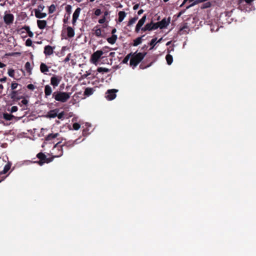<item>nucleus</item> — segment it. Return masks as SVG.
Wrapping results in <instances>:
<instances>
[{
  "label": "nucleus",
  "instance_id": "obj_52",
  "mask_svg": "<svg viewBox=\"0 0 256 256\" xmlns=\"http://www.w3.org/2000/svg\"><path fill=\"white\" fill-rule=\"evenodd\" d=\"M108 50H111V48L109 46H106L103 48L102 50L104 52V54H105L108 52Z\"/></svg>",
  "mask_w": 256,
  "mask_h": 256
},
{
  "label": "nucleus",
  "instance_id": "obj_50",
  "mask_svg": "<svg viewBox=\"0 0 256 256\" xmlns=\"http://www.w3.org/2000/svg\"><path fill=\"white\" fill-rule=\"evenodd\" d=\"M102 12H101V10L99 8H97L95 11H94V14L96 16H99L100 14H101Z\"/></svg>",
  "mask_w": 256,
  "mask_h": 256
},
{
  "label": "nucleus",
  "instance_id": "obj_42",
  "mask_svg": "<svg viewBox=\"0 0 256 256\" xmlns=\"http://www.w3.org/2000/svg\"><path fill=\"white\" fill-rule=\"evenodd\" d=\"M8 74L10 76L12 77V78H14V70L12 69V68H10L8 70Z\"/></svg>",
  "mask_w": 256,
  "mask_h": 256
},
{
  "label": "nucleus",
  "instance_id": "obj_16",
  "mask_svg": "<svg viewBox=\"0 0 256 256\" xmlns=\"http://www.w3.org/2000/svg\"><path fill=\"white\" fill-rule=\"evenodd\" d=\"M67 36L69 38H72L74 36V30L71 26H68L66 28Z\"/></svg>",
  "mask_w": 256,
  "mask_h": 256
},
{
  "label": "nucleus",
  "instance_id": "obj_36",
  "mask_svg": "<svg viewBox=\"0 0 256 256\" xmlns=\"http://www.w3.org/2000/svg\"><path fill=\"white\" fill-rule=\"evenodd\" d=\"M10 168V165H9L8 164H6L4 168V170L2 172H0V175L6 174L9 170Z\"/></svg>",
  "mask_w": 256,
  "mask_h": 256
},
{
  "label": "nucleus",
  "instance_id": "obj_56",
  "mask_svg": "<svg viewBox=\"0 0 256 256\" xmlns=\"http://www.w3.org/2000/svg\"><path fill=\"white\" fill-rule=\"evenodd\" d=\"M194 0H184L182 3L180 5V7H182L184 4L188 2L189 1L190 2H192L194 1Z\"/></svg>",
  "mask_w": 256,
  "mask_h": 256
},
{
  "label": "nucleus",
  "instance_id": "obj_5",
  "mask_svg": "<svg viewBox=\"0 0 256 256\" xmlns=\"http://www.w3.org/2000/svg\"><path fill=\"white\" fill-rule=\"evenodd\" d=\"M103 54H104V52L102 50H98L94 52L91 56V62L93 64H96Z\"/></svg>",
  "mask_w": 256,
  "mask_h": 256
},
{
  "label": "nucleus",
  "instance_id": "obj_29",
  "mask_svg": "<svg viewBox=\"0 0 256 256\" xmlns=\"http://www.w3.org/2000/svg\"><path fill=\"white\" fill-rule=\"evenodd\" d=\"M22 29L24 30L28 36L30 37V38H32L33 36H34V34L33 32L30 30V26H24L22 27Z\"/></svg>",
  "mask_w": 256,
  "mask_h": 256
},
{
  "label": "nucleus",
  "instance_id": "obj_54",
  "mask_svg": "<svg viewBox=\"0 0 256 256\" xmlns=\"http://www.w3.org/2000/svg\"><path fill=\"white\" fill-rule=\"evenodd\" d=\"M64 112H62L58 114V116H58V119H62L64 117Z\"/></svg>",
  "mask_w": 256,
  "mask_h": 256
},
{
  "label": "nucleus",
  "instance_id": "obj_61",
  "mask_svg": "<svg viewBox=\"0 0 256 256\" xmlns=\"http://www.w3.org/2000/svg\"><path fill=\"white\" fill-rule=\"evenodd\" d=\"M138 7H139V4H135V5L134 6V7H133V9H134V10H136L138 9Z\"/></svg>",
  "mask_w": 256,
  "mask_h": 256
},
{
  "label": "nucleus",
  "instance_id": "obj_9",
  "mask_svg": "<svg viewBox=\"0 0 256 256\" xmlns=\"http://www.w3.org/2000/svg\"><path fill=\"white\" fill-rule=\"evenodd\" d=\"M146 16L144 14L138 22V24L136 25L135 32L136 33H138L140 30L142 28V26L144 25V22H146Z\"/></svg>",
  "mask_w": 256,
  "mask_h": 256
},
{
  "label": "nucleus",
  "instance_id": "obj_4",
  "mask_svg": "<svg viewBox=\"0 0 256 256\" xmlns=\"http://www.w3.org/2000/svg\"><path fill=\"white\" fill-rule=\"evenodd\" d=\"M36 157L40 160L38 162L40 166H42L44 163H49L52 160V158H47L46 156L41 152L37 154Z\"/></svg>",
  "mask_w": 256,
  "mask_h": 256
},
{
  "label": "nucleus",
  "instance_id": "obj_3",
  "mask_svg": "<svg viewBox=\"0 0 256 256\" xmlns=\"http://www.w3.org/2000/svg\"><path fill=\"white\" fill-rule=\"evenodd\" d=\"M21 89H19L16 90L11 91L9 94L10 98L13 100L17 102L24 98V96L22 94V92H20Z\"/></svg>",
  "mask_w": 256,
  "mask_h": 256
},
{
  "label": "nucleus",
  "instance_id": "obj_53",
  "mask_svg": "<svg viewBox=\"0 0 256 256\" xmlns=\"http://www.w3.org/2000/svg\"><path fill=\"white\" fill-rule=\"evenodd\" d=\"M254 0H240V2L241 3L243 1H245L246 4H250L251 3L254 1Z\"/></svg>",
  "mask_w": 256,
  "mask_h": 256
},
{
  "label": "nucleus",
  "instance_id": "obj_62",
  "mask_svg": "<svg viewBox=\"0 0 256 256\" xmlns=\"http://www.w3.org/2000/svg\"><path fill=\"white\" fill-rule=\"evenodd\" d=\"M116 32V28H113L112 30V35H116L114 34Z\"/></svg>",
  "mask_w": 256,
  "mask_h": 256
},
{
  "label": "nucleus",
  "instance_id": "obj_1",
  "mask_svg": "<svg viewBox=\"0 0 256 256\" xmlns=\"http://www.w3.org/2000/svg\"><path fill=\"white\" fill-rule=\"evenodd\" d=\"M70 96V93L68 92L56 91L52 93V98L56 101L63 103L66 102Z\"/></svg>",
  "mask_w": 256,
  "mask_h": 256
},
{
  "label": "nucleus",
  "instance_id": "obj_64",
  "mask_svg": "<svg viewBox=\"0 0 256 256\" xmlns=\"http://www.w3.org/2000/svg\"><path fill=\"white\" fill-rule=\"evenodd\" d=\"M144 12V10H142V9H141V10H139L138 11V15H140V14H142Z\"/></svg>",
  "mask_w": 256,
  "mask_h": 256
},
{
  "label": "nucleus",
  "instance_id": "obj_47",
  "mask_svg": "<svg viewBox=\"0 0 256 256\" xmlns=\"http://www.w3.org/2000/svg\"><path fill=\"white\" fill-rule=\"evenodd\" d=\"M26 46H32V40L30 38L27 39L26 42Z\"/></svg>",
  "mask_w": 256,
  "mask_h": 256
},
{
  "label": "nucleus",
  "instance_id": "obj_11",
  "mask_svg": "<svg viewBox=\"0 0 256 256\" xmlns=\"http://www.w3.org/2000/svg\"><path fill=\"white\" fill-rule=\"evenodd\" d=\"M4 20L6 24L10 25L13 23L14 20V16L12 14H5L4 16Z\"/></svg>",
  "mask_w": 256,
  "mask_h": 256
},
{
  "label": "nucleus",
  "instance_id": "obj_10",
  "mask_svg": "<svg viewBox=\"0 0 256 256\" xmlns=\"http://www.w3.org/2000/svg\"><path fill=\"white\" fill-rule=\"evenodd\" d=\"M170 22V17L168 18H164L161 21L158 22L160 29L166 28Z\"/></svg>",
  "mask_w": 256,
  "mask_h": 256
},
{
  "label": "nucleus",
  "instance_id": "obj_31",
  "mask_svg": "<svg viewBox=\"0 0 256 256\" xmlns=\"http://www.w3.org/2000/svg\"><path fill=\"white\" fill-rule=\"evenodd\" d=\"M157 40V38H152L151 41L150 42L149 44L150 46V50H152L156 44H157L156 41Z\"/></svg>",
  "mask_w": 256,
  "mask_h": 256
},
{
  "label": "nucleus",
  "instance_id": "obj_6",
  "mask_svg": "<svg viewBox=\"0 0 256 256\" xmlns=\"http://www.w3.org/2000/svg\"><path fill=\"white\" fill-rule=\"evenodd\" d=\"M60 142H58L54 146L52 150L56 153L55 157H60L63 154L64 148L62 145H60Z\"/></svg>",
  "mask_w": 256,
  "mask_h": 256
},
{
  "label": "nucleus",
  "instance_id": "obj_59",
  "mask_svg": "<svg viewBox=\"0 0 256 256\" xmlns=\"http://www.w3.org/2000/svg\"><path fill=\"white\" fill-rule=\"evenodd\" d=\"M6 79L7 78L6 77H4L2 78H0V82H6Z\"/></svg>",
  "mask_w": 256,
  "mask_h": 256
},
{
  "label": "nucleus",
  "instance_id": "obj_18",
  "mask_svg": "<svg viewBox=\"0 0 256 256\" xmlns=\"http://www.w3.org/2000/svg\"><path fill=\"white\" fill-rule=\"evenodd\" d=\"M40 70L42 73L46 74L49 71V68L45 64L42 62L40 65Z\"/></svg>",
  "mask_w": 256,
  "mask_h": 256
},
{
  "label": "nucleus",
  "instance_id": "obj_24",
  "mask_svg": "<svg viewBox=\"0 0 256 256\" xmlns=\"http://www.w3.org/2000/svg\"><path fill=\"white\" fill-rule=\"evenodd\" d=\"M208 0H195L192 3L186 7V10L190 8L191 7L194 6L195 5L207 1Z\"/></svg>",
  "mask_w": 256,
  "mask_h": 256
},
{
  "label": "nucleus",
  "instance_id": "obj_39",
  "mask_svg": "<svg viewBox=\"0 0 256 256\" xmlns=\"http://www.w3.org/2000/svg\"><path fill=\"white\" fill-rule=\"evenodd\" d=\"M25 68L27 72H30L32 68L30 62H28L26 63Z\"/></svg>",
  "mask_w": 256,
  "mask_h": 256
},
{
  "label": "nucleus",
  "instance_id": "obj_46",
  "mask_svg": "<svg viewBox=\"0 0 256 256\" xmlns=\"http://www.w3.org/2000/svg\"><path fill=\"white\" fill-rule=\"evenodd\" d=\"M72 127L74 130H78L80 129V126L79 124L76 122L73 124Z\"/></svg>",
  "mask_w": 256,
  "mask_h": 256
},
{
  "label": "nucleus",
  "instance_id": "obj_43",
  "mask_svg": "<svg viewBox=\"0 0 256 256\" xmlns=\"http://www.w3.org/2000/svg\"><path fill=\"white\" fill-rule=\"evenodd\" d=\"M152 26L153 27V30H155L156 29H157L158 28H160V26H159V24H158V22H156V23H154L152 21Z\"/></svg>",
  "mask_w": 256,
  "mask_h": 256
},
{
  "label": "nucleus",
  "instance_id": "obj_2",
  "mask_svg": "<svg viewBox=\"0 0 256 256\" xmlns=\"http://www.w3.org/2000/svg\"><path fill=\"white\" fill-rule=\"evenodd\" d=\"M146 52L134 53L130 60V65L131 66H136L146 56Z\"/></svg>",
  "mask_w": 256,
  "mask_h": 256
},
{
  "label": "nucleus",
  "instance_id": "obj_27",
  "mask_svg": "<svg viewBox=\"0 0 256 256\" xmlns=\"http://www.w3.org/2000/svg\"><path fill=\"white\" fill-rule=\"evenodd\" d=\"M72 57V54L70 53L68 54L66 57L64 58V63H66L67 62H68V61L70 60V62L72 63V65H74L75 64L76 62H74V60H72V59H71Z\"/></svg>",
  "mask_w": 256,
  "mask_h": 256
},
{
  "label": "nucleus",
  "instance_id": "obj_44",
  "mask_svg": "<svg viewBox=\"0 0 256 256\" xmlns=\"http://www.w3.org/2000/svg\"><path fill=\"white\" fill-rule=\"evenodd\" d=\"M131 55V54H128L124 58V60H122V62L124 64H127L129 59H130V56Z\"/></svg>",
  "mask_w": 256,
  "mask_h": 256
},
{
  "label": "nucleus",
  "instance_id": "obj_32",
  "mask_svg": "<svg viewBox=\"0 0 256 256\" xmlns=\"http://www.w3.org/2000/svg\"><path fill=\"white\" fill-rule=\"evenodd\" d=\"M166 62L168 65H170L173 62V57L172 55L168 54L166 56Z\"/></svg>",
  "mask_w": 256,
  "mask_h": 256
},
{
  "label": "nucleus",
  "instance_id": "obj_14",
  "mask_svg": "<svg viewBox=\"0 0 256 256\" xmlns=\"http://www.w3.org/2000/svg\"><path fill=\"white\" fill-rule=\"evenodd\" d=\"M44 92L45 98H47L48 96H50L52 94V88L51 86L48 84L44 86Z\"/></svg>",
  "mask_w": 256,
  "mask_h": 256
},
{
  "label": "nucleus",
  "instance_id": "obj_23",
  "mask_svg": "<svg viewBox=\"0 0 256 256\" xmlns=\"http://www.w3.org/2000/svg\"><path fill=\"white\" fill-rule=\"evenodd\" d=\"M117 38L116 35H112V36L108 38L106 40L108 43L113 44L116 42Z\"/></svg>",
  "mask_w": 256,
  "mask_h": 256
},
{
  "label": "nucleus",
  "instance_id": "obj_25",
  "mask_svg": "<svg viewBox=\"0 0 256 256\" xmlns=\"http://www.w3.org/2000/svg\"><path fill=\"white\" fill-rule=\"evenodd\" d=\"M126 13L124 11H120L118 12V22H122L126 16Z\"/></svg>",
  "mask_w": 256,
  "mask_h": 256
},
{
  "label": "nucleus",
  "instance_id": "obj_58",
  "mask_svg": "<svg viewBox=\"0 0 256 256\" xmlns=\"http://www.w3.org/2000/svg\"><path fill=\"white\" fill-rule=\"evenodd\" d=\"M69 17H70V16H67V17H66V16H64V18L63 20V22H64V24L68 23Z\"/></svg>",
  "mask_w": 256,
  "mask_h": 256
},
{
  "label": "nucleus",
  "instance_id": "obj_45",
  "mask_svg": "<svg viewBox=\"0 0 256 256\" xmlns=\"http://www.w3.org/2000/svg\"><path fill=\"white\" fill-rule=\"evenodd\" d=\"M66 10L70 15L72 12V6L70 5H67L66 7Z\"/></svg>",
  "mask_w": 256,
  "mask_h": 256
},
{
  "label": "nucleus",
  "instance_id": "obj_28",
  "mask_svg": "<svg viewBox=\"0 0 256 256\" xmlns=\"http://www.w3.org/2000/svg\"><path fill=\"white\" fill-rule=\"evenodd\" d=\"M14 118V116L12 114L8 113H4L3 114V118L6 120H11Z\"/></svg>",
  "mask_w": 256,
  "mask_h": 256
},
{
  "label": "nucleus",
  "instance_id": "obj_20",
  "mask_svg": "<svg viewBox=\"0 0 256 256\" xmlns=\"http://www.w3.org/2000/svg\"><path fill=\"white\" fill-rule=\"evenodd\" d=\"M152 22L150 23L146 24L144 27L141 28L142 31L146 32V31H152L153 30V27L152 26Z\"/></svg>",
  "mask_w": 256,
  "mask_h": 256
},
{
  "label": "nucleus",
  "instance_id": "obj_17",
  "mask_svg": "<svg viewBox=\"0 0 256 256\" xmlns=\"http://www.w3.org/2000/svg\"><path fill=\"white\" fill-rule=\"evenodd\" d=\"M34 14L36 17L38 18H42L46 16V13L41 12H40V10H34Z\"/></svg>",
  "mask_w": 256,
  "mask_h": 256
},
{
  "label": "nucleus",
  "instance_id": "obj_57",
  "mask_svg": "<svg viewBox=\"0 0 256 256\" xmlns=\"http://www.w3.org/2000/svg\"><path fill=\"white\" fill-rule=\"evenodd\" d=\"M44 8V5L40 4L38 6V8L37 10H40V12Z\"/></svg>",
  "mask_w": 256,
  "mask_h": 256
},
{
  "label": "nucleus",
  "instance_id": "obj_48",
  "mask_svg": "<svg viewBox=\"0 0 256 256\" xmlns=\"http://www.w3.org/2000/svg\"><path fill=\"white\" fill-rule=\"evenodd\" d=\"M152 62H151L150 64H148L147 66H145L144 64L142 63L140 64V68H141V69H144V68H148V67L152 65Z\"/></svg>",
  "mask_w": 256,
  "mask_h": 256
},
{
  "label": "nucleus",
  "instance_id": "obj_49",
  "mask_svg": "<svg viewBox=\"0 0 256 256\" xmlns=\"http://www.w3.org/2000/svg\"><path fill=\"white\" fill-rule=\"evenodd\" d=\"M18 110V108L16 106H12L10 110V112L12 113L14 112H16Z\"/></svg>",
  "mask_w": 256,
  "mask_h": 256
},
{
  "label": "nucleus",
  "instance_id": "obj_35",
  "mask_svg": "<svg viewBox=\"0 0 256 256\" xmlns=\"http://www.w3.org/2000/svg\"><path fill=\"white\" fill-rule=\"evenodd\" d=\"M18 86H21L15 82H12L10 86L11 91L16 90Z\"/></svg>",
  "mask_w": 256,
  "mask_h": 256
},
{
  "label": "nucleus",
  "instance_id": "obj_22",
  "mask_svg": "<svg viewBox=\"0 0 256 256\" xmlns=\"http://www.w3.org/2000/svg\"><path fill=\"white\" fill-rule=\"evenodd\" d=\"M94 90L92 88H86L84 92V95L86 96H89L92 94Z\"/></svg>",
  "mask_w": 256,
  "mask_h": 256
},
{
  "label": "nucleus",
  "instance_id": "obj_33",
  "mask_svg": "<svg viewBox=\"0 0 256 256\" xmlns=\"http://www.w3.org/2000/svg\"><path fill=\"white\" fill-rule=\"evenodd\" d=\"M80 10H81V9L80 8H78L74 11V13L73 14V15H72V18H76L78 19V16H79V15H80Z\"/></svg>",
  "mask_w": 256,
  "mask_h": 256
},
{
  "label": "nucleus",
  "instance_id": "obj_19",
  "mask_svg": "<svg viewBox=\"0 0 256 256\" xmlns=\"http://www.w3.org/2000/svg\"><path fill=\"white\" fill-rule=\"evenodd\" d=\"M37 24L40 29L43 30L46 26V22L44 20H38Z\"/></svg>",
  "mask_w": 256,
  "mask_h": 256
},
{
  "label": "nucleus",
  "instance_id": "obj_40",
  "mask_svg": "<svg viewBox=\"0 0 256 256\" xmlns=\"http://www.w3.org/2000/svg\"><path fill=\"white\" fill-rule=\"evenodd\" d=\"M212 6V4L210 2H207L206 3H204L202 4V6H201L202 9L206 8H210Z\"/></svg>",
  "mask_w": 256,
  "mask_h": 256
},
{
  "label": "nucleus",
  "instance_id": "obj_38",
  "mask_svg": "<svg viewBox=\"0 0 256 256\" xmlns=\"http://www.w3.org/2000/svg\"><path fill=\"white\" fill-rule=\"evenodd\" d=\"M56 10V6L54 4L50 5L48 8V13L52 14Z\"/></svg>",
  "mask_w": 256,
  "mask_h": 256
},
{
  "label": "nucleus",
  "instance_id": "obj_30",
  "mask_svg": "<svg viewBox=\"0 0 256 256\" xmlns=\"http://www.w3.org/2000/svg\"><path fill=\"white\" fill-rule=\"evenodd\" d=\"M58 136V133L56 134H50L47 136L46 138V140H50L56 138Z\"/></svg>",
  "mask_w": 256,
  "mask_h": 256
},
{
  "label": "nucleus",
  "instance_id": "obj_60",
  "mask_svg": "<svg viewBox=\"0 0 256 256\" xmlns=\"http://www.w3.org/2000/svg\"><path fill=\"white\" fill-rule=\"evenodd\" d=\"M116 53L114 52H111L109 54V56L110 57H114L115 56Z\"/></svg>",
  "mask_w": 256,
  "mask_h": 256
},
{
  "label": "nucleus",
  "instance_id": "obj_63",
  "mask_svg": "<svg viewBox=\"0 0 256 256\" xmlns=\"http://www.w3.org/2000/svg\"><path fill=\"white\" fill-rule=\"evenodd\" d=\"M6 66V65L4 64L2 62H0V68H3L5 67Z\"/></svg>",
  "mask_w": 256,
  "mask_h": 256
},
{
  "label": "nucleus",
  "instance_id": "obj_15",
  "mask_svg": "<svg viewBox=\"0 0 256 256\" xmlns=\"http://www.w3.org/2000/svg\"><path fill=\"white\" fill-rule=\"evenodd\" d=\"M58 109L56 108L53 110H50L47 114V117L49 118H54L58 116Z\"/></svg>",
  "mask_w": 256,
  "mask_h": 256
},
{
  "label": "nucleus",
  "instance_id": "obj_12",
  "mask_svg": "<svg viewBox=\"0 0 256 256\" xmlns=\"http://www.w3.org/2000/svg\"><path fill=\"white\" fill-rule=\"evenodd\" d=\"M76 144V141L73 140H68L64 142L63 144L62 145L64 148L66 150H68L72 148Z\"/></svg>",
  "mask_w": 256,
  "mask_h": 256
},
{
  "label": "nucleus",
  "instance_id": "obj_41",
  "mask_svg": "<svg viewBox=\"0 0 256 256\" xmlns=\"http://www.w3.org/2000/svg\"><path fill=\"white\" fill-rule=\"evenodd\" d=\"M28 101L27 100H26V98H24V97L23 98H22V100L18 104L20 106H22V104L26 106L28 104Z\"/></svg>",
  "mask_w": 256,
  "mask_h": 256
},
{
  "label": "nucleus",
  "instance_id": "obj_8",
  "mask_svg": "<svg viewBox=\"0 0 256 256\" xmlns=\"http://www.w3.org/2000/svg\"><path fill=\"white\" fill-rule=\"evenodd\" d=\"M62 78L58 76H54L50 78V84L54 88L58 86Z\"/></svg>",
  "mask_w": 256,
  "mask_h": 256
},
{
  "label": "nucleus",
  "instance_id": "obj_13",
  "mask_svg": "<svg viewBox=\"0 0 256 256\" xmlns=\"http://www.w3.org/2000/svg\"><path fill=\"white\" fill-rule=\"evenodd\" d=\"M54 48H52L50 46L48 45L44 48V54L46 56H50L54 53Z\"/></svg>",
  "mask_w": 256,
  "mask_h": 256
},
{
  "label": "nucleus",
  "instance_id": "obj_51",
  "mask_svg": "<svg viewBox=\"0 0 256 256\" xmlns=\"http://www.w3.org/2000/svg\"><path fill=\"white\" fill-rule=\"evenodd\" d=\"M27 88L28 90H33L35 88V86L34 84H30L27 86Z\"/></svg>",
  "mask_w": 256,
  "mask_h": 256
},
{
  "label": "nucleus",
  "instance_id": "obj_26",
  "mask_svg": "<svg viewBox=\"0 0 256 256\" xmlns=\"http://www.w3.org/2000/svg\"><path fill=\"white\" fill-rule=\"evenodd\" d=\"M144 36V35L138 37L135 39L134 40L133 46H136L140 44L142 42V38Z\"/></svg>",
  "mask_w": 256,
  "mask_h": 256
},
{
  "label": "nucleus",
  "instance_id": "obj_55",
  "mask_svg": "<svg viewBox=\"0 0 256 256\" xmlns=\"http://www.w3.org/2000/svg\"><path fill=\"white\" fill-rule=\"evenodd\" d=\"M106 20V18L105 17H103L102 18L98 20V22L100 24H104Z\"/></svg>",
  "mask_w": 256,
  "mask_h": 256
},
{
  "label": "nucleus",
  "instance_id": "obj_21",
  "mask_svg": "<svg viewBox=\"0 0 256 256\" xmlns=\"http://www.w3.org/2000/svg\"><path fill=\"white\" fill-rule=\"evenodd\" d=\"M98 26H96L93 30L94 31V34L97 37H104V36L102 34V30L100 28H98Z\"/></svg>",
  "mask_w": 256,
  "mask_h": 256
},
{
  "label": "nucleus",
  "instance_id": "obj_7",
  "mask_svg": "<svg viewBox=\"0 0 256 256\" xmlns=\"http://www.w3.org/2000/svg\"><path fill=\"white\" fill-rule=\"evenodd\" d=\"M118 92V90L111 89L108 90L106 93V98L109 100H114L116 97V92Z\"/></svg>",
  "mask_w": 256,
  "mask_h": 256
},
{
  "label": "nucleus",
  "instance_id": "obj_37",
  "mask_svg": "<svg viewBox=\"0 0 256 256\" xmlns=\"http://www.w3.org/2000/svg\"><path fill=\"white\" fill-rule=\"evenodd\" d=\"M97 71L99 72H110V70L107 68L100 67L98 68Z\"/></svg>",
  "mask_w": 256,
  "mask_h": 256
},
{
  "label": "nucleus",
  "instance_id": "obj_34",
  "mask_svg": "<svg viewBox=\"0 0 256 256\" xmlns=\"http://www.w3.org/2000/svg\"><path fill=\"white\" fill-rule=\"evenodd\" d=\"M138 16H135L133 18H130L129 21L128 22V26H132V24H133L134 23L136 22L138 20Z\"/></svg>",
  "mask_w": 256,
  "mask_h": 256
}]
</instances>
